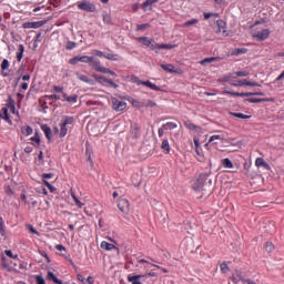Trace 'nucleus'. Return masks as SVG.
I'll return each mask as SVG.
<instances>
[{
  "label": "nucleus",
  "mask_w": 284,
  "mask_h": 284,
  "mask_svg": "<svg viewBox=\"0 0 284 284\" xmlns=\"http://www.w3.org/2000/svg\"><path fill=\"white\" fill-rule=\"evenodd\" d=\"M142 85H146V88H150L151 90H155L156 92H161V88H159L156 84H154L150 81H143Z\"/></svg>",
  "instance_id": "aec40b11"
},
{
  "label": "nucleus",
  "mask_w": 284,
  "mask_h": 284,
  "mask_svg": "<svg viewBox=\"0 0 284 284\" xmlns=\"http://www.w3.org/2000/svg\"><path fill=\"white\" fill-rule=\"evenodd\" d=\"M266 252H274V244L272 242H267L265 245Z\"/></svg>",
  "instance_id": "3c124183"
},
{
  "label": "nucleus",
  "mask_w": 284,
  "mask_h": 284,
  "mask_svg": "<svg viewBox=\"0 0 284 284\" xmlns=\"http://www.w3.org/2000/svg\"><path fill=\"white\" fill-rule=\"evenodd\" d=\"M111 103H112V108H113V110H115V112H123V110H125V108H128V103L120 101L116 98H111Z\"/></svg>",
  "instance_id": "7ed1b4c3"
},
{
  "label": "nucleus",
  "mask_w": 284,
  "mask_h": 284,
  "mask_svg": "<svg viewBox=\"0 0 284 284\" xmlns=\"http://www.w3.org/2000/svg\"><path fill=\"white\" fill-rule=\"evenodd\" d=\"M231 278L235 284L239 283V281H245V277H243V273L239 270L234 271Z\"/></svg>",
  "instance_id": "9b49d317"
},
{
  "label": "nucleus",
  "mask_w": 284,
  "mask_h": 284,
  "mask_svg": "<svg viewBox=\"0 0 284 284\" xmlns=\"http://www.w3.org/2000/svg\"><path fill=\"white\" fill-rule=\"evenodd\" d=\"M231 115L232 116H235L236 119H252V115H245L243 113H234V112H231Z\"/></svg>",
  "instance_id": "f704fd0d"
},
{
  "label": "nucleus",
  "mask_w": 284,
  "mask_h": 284,
  "mask_svg": "<svg viewBox=\"0 0 284 284\" xmlns=\"http://www.w3.org/2000/svg\"><path fill=\"white\" fill-rule=\"evenodd\" d=\"M72 123H74V118L69 116V118H65V120L62 124L63 125H72Z\"/></svg>",
  "instance_id": "09e8293b"
},
{
  "label": "nucleus",
  "mask_w": 284,
  "mask_h": 284,
  "mask_svg": "<svg viewBox=\"0 0 284 284\" xmlns=\"http://www.w3.org/2000/svg\"><path fill=\"white\" fill-rule=\"evenodd\" d=\"M23 28H34V22H26Z\"/></svg>",
  "instance_id": "338daca9"
},
{
  "label": "nucleus",
  "mask_w": 284,
  "mask_h": 284,
  "mask_svg": "<svg viewBox=\"0 0 284 284\" xmlns=\"http://www.w3.org/2000/svg\"><path fill=\"white\" fill-rule=\"evenodd\" d=\"M245 52H247V49H245V48L234 49V50L231 52V55H232V57H239V54H245Z\"/></svg>",
  "instance_id": "a878e982"
},
{
  "label": "nucleus",
  "mask_w": 284,
  "mask_h": 284,
  "mask_svg": "<svg viewBox=\"0 0 284 284\" xmlns=\"http://www.w3.org/2000/svg\"><path fill=\"white\" fill-rule=\"evenodd\" d=\"M233 79H237V77H250V72L247 71H237L232 73Z\"/></svg>",
  "instance_id": "c756f323"
},
{
  "label": "nucleus",
  "mask_w": 284,
  "mask_h": 284,
  "mask_svg": "<svg viewBox=\"0 0 284 284\" xmlns=\"http://www.w3.org/2000/svg\"><path fill=\"white\" fill-rule=\"evenodd\" d=\"M67 125L65 124H61V128H60V136L63 138L68 134V128H65Z\"/></svg>",
  "instance_id": "79ce46f5"
},
{
  "label": "nucleus",
  "mask_w": 284,
  "mask_h": 284,
  "mask_svg": "<svg viewBox=\"0 0 284 284\" xmlns=\"http://www.w3.org/2000/svg\"><path fill=\"white\" fill-rule=\"evenodd\" d=\"M246 101L248 103H265L266 101H272V99L248 98Z\"/></svg>",
  "instance_id": "f3484780"
},
{
  "label": "nucleus",
  "mask_w": 284,
  "mask_h": 284,
  "mask_svg": "<svg viewBox=\"0 0 284 284\" xmlns=\"http://www.w3.org/2000/svg\"><path fill=\"white\" fill-rule=\"evenodd\" d=\"M80 59H81V57H74V58L69 60V63L71 65H77L79 63V61H81Z\"/></svg>",
  "instance_id": "de8ad7c7"
},
{
  "label": "nucleus",
  "mask_w": 284,
  "mask_h": 284,
  "mask_svg": "<svg viewBox=\"0 0 284 284\" xmlns=\"http://www.w3.org/2000/svg\"><path fill=\"white\" fill-rule=\"evenodd\" d=\"M133 108H145V102H140L138 100H132L131 101Z\"/></svg>",
  "instance_id": "e433bc0d"
},
{
  "label": "nucleus",
  "mask_w": 284,
  "mask_h": 284,
  "mask_svg": "<svg viewBox=\"0 0 284 284\" xmlns=\"http://www.w3.org/2000/svg\"><path fill=\"white\" fill-rule=\"evenodd\" d=\"M63 99H65V101H68L69 103H77L78 97L77 95L68 97V94L63 93Z\"/></svg>",
  "instance_id": "473e14b6"
},
{
  "label": "nucleus",
  "mask_w": 284,
  "mask_h": 284,
  "mask_svg": "<svg viewBox=\"0 0 284 284\" xmlns=\"http://www.w3.org/2000/svg\"><path fill=\"white\" fill-rule=\"evenodd\" d=\"M131 81L132 83H136L138 85H143V81H140L138 77H132Z\"/></svg>",
  "instance_id": "bf43d9fd"
},
{
  "label": "nucleus",
  "mask_w": 284,
  "mask_h": 284,
  "mask_svg": "<svg viewBox=\"0 0 284 284\" xmlns=\"http://www.w3.org/2000/svg\"><path fill=\"white\" fill-rule=\"evenodd\" d=\"M104 59H109V61H119V54L108 53L104 54Z\"/></svg>",
  "instance_id": "c9c22d12"
},
{
  "label": "nucleus",
  "mask_w": 284,
  "mask_h": 284,
  "mask_svg": "<svg viewBox=\"0 0 284 284\" xmlns=\"http://www.w3.org/2000/svg\"><path fill=\"white\" fill-rule=\"evenodd\" d=\"M199 23V19H192L182 24V28H190V26H196Z\"/></svg>",
  "instance_id": "2f4dec72"
},
{
  "label": "nucleus",
  "mask_w": 284,
  "mask_h": 284,
  "mask_svg": "<svg viewBox=\"0 0 284 284\" xmlns=\"http://www.w3.org/2000/svg\"><path fill=\"white\" fill-rule=\"evenodd\" d=\"M74 48H77V43L75 42L69 41L67 43V50H74Z\"/></svg>",
  "instance_id": "4d7b16f0"
},
{
  "label": "nucleus",
  "mask_w": 284,
  "mask_h": 284,
  "mask_svg": "<svg viewBox=\"0 0 284 284\" xmlns=\"http://www.w3.org/2000/svg\"><path fill=\"white\" fill-rule=\"evenodd\" d=\"M23 52H26V47H23V44H19L18 52H17L18 61H21V59H23Z\"/></svg>",
  "instance_id": "b1692460"
},
{
  "label": "nucleus",
  "mask_w": 284,
  "mask_h": 284,
  "mask_svg": "<svg viewBox=\"0 0 284 284\" xmlns=\"http://www.w3.org/2000/svg\"><path fill=\"white\" fill-rule=\"evenodd\" d=\"M252 37L253 39H256V41H265L266 39H270V29L253 31Z\"/></svg>",
  "instance_id": "f03ea898"
},
{
  "label": "nucleus",
  "mask_w": 284,
  "mask_h": 284,
  "mask_svg": "<svg viewBox=\"0 0 284 284\" xmlns=\"http://www.w3.org/2000/svg\"><path fill=\"white\" fill-rule=\"evenodd\" d=\"M154 3H159V0H146L143 3V10H148V8H150V6H154Z\"/></svg>",
  "instance_id": "7c9ffc66"
},
{
  "label": "nucleus",
  "mask_w": 284,
  "mask_h": 284,
  "mask_svg": "<svg viewBox=\"0 0 284 284\" xmlns=\"http://www.w3.org/2000/svg\"><path fill=\"white\" fill-rule=\"evenodd\" d=\"M78 8H80V10H84V12H95L97 11V6H94V3L90 2V1H82L78 4Z\"/></svg>",
  "instance_id": "20e7f679"
},
{
  "label": "nucleus",
  "mask_w": 284,
  "mask_h": 284,
  "mask_svg": "<svg viewBox=\"0 0 284 284\" xmlns=\"http://www.w3.org/2000/svg\"><path fill=\"white\" fill-rule=\"evenodd\" d=\"M55 250H58V252H65V246H63L62 244H57Z\"/></svg>",
  "instance_id": "e2e57ef3"
},
{
  "label": "nucleus",
  "mask_w": 284,
  "mask_h": 284,
  "mask_svg": "<svg viewBox=\"0 0 284 284\" xmlns=\"http://www.w3.org/2000/svg\"><path fill=\"white\" fill-rule=\"evenodd\" d=\"M52 176H54V174H52V173H43L42 174V180L47 181V179H52Z\"/></svg>",
  "instance_id": "680f3d73"
},
{
  "label": "nucleus",
  "mask_w": 284,
  "mask_h": 284,
  "mask_svg": "<svg viewBox=\"0 0 284 284\" xmlns=\"http://www.w3.org/2000/svg\"><path fill=\"white\" fill-rule=\"evenodd\" d=\"M207 173H201L199 178L193 182L192 187L195 192L205 191V185H207Z\"/></svg>",
  "instance_id": "f257e3e1"
},
{
  "label": "nucleus",
  "mask_w": 284,
  "mask_h": 284,
  "mask_svg": "<svg viewBox=\"0 0 284 284\" xmlns=\"http://www.w3.org/2000/svg\"><path fill=\"white\" fill-rule=\"evenodd\" d=\"M41 129L44 132L47 139L50 141V139H52V129H50V126H48V124L42 125Z\"/></svg>",
  "instance_id": "6ab92c4d"
},
{
  "label": "nucleus",
  "mask_w": 284,
  "mask_h": 284,
  "mask_svg": "<svg viewBox=\"0 0 284 284\" xmlns=\"http://www.w3.org/2000/svg\"><path fill=\"white\" fill-rule=\"evenodd\" d=\"M8 68H10V62L4 59L1 63V70H8Z\"/></svg>",
  "instance_id": "603ef678"
},
{
  "label": "nucleus",
  "mask_w": 284,
  "mask_h": 284,
  "mask_svg": "<svg viewBox=\"0 0 284 284\" xmlns=\"http://www.w3.org/2000/svg\"><path fill=\"white\" fill-rule=\"evenodd\" d=\"M93 70L99 72V69H101V61L95 60L94 57H92V61L89 63Z\"/></svg>",
  "instance_id": "2eb2a0df"
},
{
  "label": "nucleus",
  "mask_w": 284,
  "mask_h": 284,
  "mask_svg": "<svg viewBox=\"0 0 284 284\" xmlns=\"http://www.w3.org/2000/svg\"><path fill=\"white\" fill-rule=\"evenodd\" d=\"M104 83H109V85H111V88H119V84L114 83L112 80H109L106 78H103Z\"/></svg>",
  "instance_id": "8fccbe9b"
},
{
  "label": "nucleus",
  "mask_w": 284,
  "mask_h": 284,
  "mask_svg": "<svg viewBox=\"0 0 284 284\" xmlns=\"http://www.w3.org/2000/svg\"><path fill=\"white\" fill-rule=\"evenodd\" d=\"M98 72H102V74H109L110 73V69H108L105 67H101Z\"/></svg>",
  "instance_id": "052dcab7"
},
{
  "label": "nucleus",
  "mask_w": 284,
  "mask_h": 284,
  "mask_svg": "<svg viewBox=\"0 0 284 284\" xmlns=\"http://www.w3.org/2000/svg\"><path fill=\"white\" fill-rule=\"evenodd\" d=\"M161 149L166 152V154H170V142L168 140H163L161 144Z\"/></svg>",
  "instance_id": "bb28decb"
},
{
  "label": "nucleus",
  "mask_w": 284,
  "mask_h": 284,
  "mask_svg": "<svg viewBox=\"0 0 284 284\" xmlns=\"http://www.w3.org/2000/svg\"><path fill=\"white\" fill-rule=\"evenodd\" d=\"M256 168H264V170H271L270 164L265 162L263 158H257L255 160Z\"/></svg>",
  "instance_id": "9d476101"
},
{
  "label": "nucleus",
  "mask_w": 284,
  "mask_h": 284,
  "mask_svg": "<svg viewBox=\"0 0 284 284\" xmlns=\"http://www.w3.org/2000/svg\"><path fill=\"white\" fill-rule=\"evenodd\" d=\"M224 94H230L231 97H252V92L239 93L232 91H224Z\"/></svg>",
  "instance_id": "dca6fc26"
},
{
  "label": "nucleus",
  "mask_w": 284,
  "mask_h": 284,
  "mask_svg": "<svg viewBox=\"0 0 284 284\" xmlns=\"http://www.w3.org/2000/svg\"><path fill=\"white\" fill-rule=\"evenodd\" d=\"M216 24H217V30L216 32L219 34H222V37H227V30H225V21L223 20H217L216 21Z\"/></svg>",
  "instance_id": "6e6552de"
},
{
  "label": "nucleus",
  "mask_w": 284,
  "mask_h": 284,
  "mask_svg": "<svg viewBox=\"0 0 284 284\" xmlns=\"http://www.w3.org/2000/svg\"><path fill=\"white\" fill-rule=\"evenodd\" d=\"M103 22L106 24H112V16L109 13H103Z\"/></svg>",
  "instance_id": "ea45409f"
},
{
  "label": "nucleus",
  "mask_w": 284,
  "mask_h": 284,
  "mask_svg": "<svg viewBox=\"0 0 284 284\" xmlns=\"http://www.w3.org/2000/svg\"><path fill=\"white\" fill-rule=\"evenodd\" d=\"M158 50H172L176 44H156Z\"/></svg>",
  "instance_id": "cd10ccee"
},
{
  "label": "nucleus",
  "mask_w": 284,
  "mask_h": 284,
  "mask_svg": "<svg viewBox=\"0 0 284 284\" xmlns=\"http://www.w3.org/2000/svg\"><path fill=\"white\" fill-rule=\"evenodd\" d=\"M93 53L95 54V57H104L105 55L102 51H99V50L93 51Z\"/></svg>",
  "instance_id": "774afa93"
},
{
  "label": "nucleus",
  "mask_w": 284,
  "mask_h": 284,
  "mask_svg": "<svg viewBox=\"0 0 284 284\" xmlns=\"http://www.w3.org/2000/svg\"><path fill=\"white\" fill-rule=\"evenodd\" d=\"M8 108L11 112H14V100L11 97H9Z\"/></svg>",
  "instance_id": "49530a36"
},
{
  "label": "nucleus",
  "mask_w": 284,
  "mask_h": 284,
  "mask_svg": "<svg viewBox=\"0 0 284 284\" xmlns=\"http://www.w3.org/2000/svg\"><path fill=\"white\" fill-rule=\"evenodd\" d=\"M142 277H143V275H133V276H129L128 281L131 284H142L141 281H139Z\"/></svg>",
  "instance_id": "a211bd4d"
},
{
  "label": "nucleus",
  "mask_w": 284,
  "mask_h": 284,
  "mask_svg": "<svg viewBox=\"0 0 284 284\" xmlns=\"http://www.w3.org/2000/svg\"><path fill=\"white\" fill-rule=\"evenodd\" d=\"M31 141L36 148H39V145H41V138L39 136V133H36L34 136L31 138Z\"/></svg>",
  "instance_id": "c85d7f7f"
},
{
  "label": "nucleus",
  "mask_w": 284,
  "mask_h": 284,
  "mask_svg": "<svg viewBox=\"0 0 284 284\" xmlns=\"http://www.w3.org/2000/svg\"><path fill=\"white\" fill-rule=\"evenodd\" d=\"M75 75L79 81H82V83H89V85H94V80L90 79L88 75H84L80 72H77Z\"/></svg>",
  "instance_id": "1a4fd4ad"
},
{
  "label": "nucleus",
  "mask_w": 284,
  "mask_h": 284,
  "mask_svg": "<svg viewBox=\"0 0 284 284\" xmlns=\"http://www.w3.org/2000/svg\"><path fill=\"white\" fill-rule=\"evenodd\" d=\"M1 264H2V267H4V270H8V272H12V270H14V267H12V265L10 264V261H8L6 256H2Z\"/></svg>",
  "instance_id": "4468645a"
},
{
  "label": "nucleus",
  "mask_w": 284,
  "mask_h": 284,
  "mask_svg": "<svg viewBox=\"0 0 284 284\" xmlns=\"http://www.w3.org/2000/svg\"><path fill=\"white\" fill-rule=\"evenodd\" d=\"M4 254H7L9 256V258H13V261H19V255L18 254H12V251L10 250H6Z\"/></svg>",
  "instance_id": "4c0bfd02"
},
{
  "label": "nucleus",
  "mask_w": 284,
  "mask_h": 284,
  "mask_svg": "<svg viewBox=\"0 0 284 284\" xmlns=\"http://www.w3.org/2000/svg\"><path fill=\"white\" fill-rule=\"evenodd\" d=\"M100 247L101 250H105L106 252H110L112 250H119L116 246H114V244H111L106 241H103L101 244H100Z\"/></svg>",
  "instance_id": "f8f14e48"
},
{
  "label": "nucleus",
  "mask_w": 284,
  "mask_h": 284,
  "mask_svg": "<svg viewBox=\"0 0 284 284\" xmlns=\"http://www.w3.org/2000/svg\"><path fill=\"white\" fill-rule=\"evenodd\" d=\"M146 28H150V23H144V24H138L136 26L138 31L146 30Z\"/></svg>",
  "instance_id": "6e6d98bb"
},
{
  "label": "nucleus",
  "mask_w": 284,
  "mask_h": 284,
  "mask_svg": "<svg viewBox=\"0 0 284 284\" xmlns=\"http://www.w3.org/2000/svg\"><path fill=\"white\" fill-rule=\"evenodd\" d=\"M162 128H164V130H174L178 128V125H176V123L168 122V123L163 124Z\"/></svg>",
  "instance_id": "72a5a7b5"
},
{
  "label": "nucleus",
  "mask_w": 284,
  "mask_h": 284,
  "mask_svg": "<svg viewBox=\"0 0 284 284\" xmlns=\"http://www.w3.org/2000/svg\"><path fill=\"white\" fill-rule=\"evenodd\" d=\"M185 128H187V130H193L194 132H201V126L193 124L191 122H185L184 123Z\"/></svg>",
  "instance_id": "4be33fe9"
},
{
  "label": "nucleus",
  "mask_w": 284,
  "mask_h": 284,
  "mask_svg": "<svg viewBox=\"0 0 284 284\" xmlns=\"http://www.w3.org/2000/svg\"><path fill=\"white\" fill-rule=\"evenodd\" d=\"M21 131L22 134H26V136H30V134H32V128L30 126H22Z\"/></svg>",
  "instance_id": "58836bf2"
},
{
  "label": "nucleus",
  "mask_w": 284,
  "mask_h": 284,
  "mask_svg": "<svg viewBox=\"0 0 284 284\" xmlns=\"http://www.w3.org/2000/svg\"><path fill=\"white\" fill-rule=\"evenodd\" d=\"M0 232L4 234L6 230L3 229V217H0Z\"/></svg>",
  "instance_id": "0e129e2a"
},
{
  "label": "nucleus",
  "mask_w": 284,
  "mask_h": 284,
  "mask_svg": "<svg viewBox=\"0 0 284 284\" xmlns=\"http://www.w3.org/2000/svg\"><path fill=\"white\" fill-rule=\"evenodd\" d=\"M231 85H234L235 88H239V85H251L252 88H261V84L256 82H252L248 80H240L237 82H230Z\"/></svg>",
  "instance_id": "0eeeda50"
},
{
  "label": "nucleus",
  "mask_w": 284,
  "mask_h": 284,
  "mask_svg": "<svg viewBox=\"0 0 284 284\" xmlns=\"http://www.w3.org/2000/svg\"><path fill=\"white\" fill-rule=\"evenodd\" d=\"M36 283L37 284H45V280L41 275L36 276Z\"/></svg>",
  "instance_id": "5fc2aeb1"
},
{
  "label": "nucleus",
  "mask_w": 284,
  "mask_h": 284,
  "mask_svg": "<svg viewBox=\"0 0 284 284\" xmlns=\"http://www.w3.org/2000/svg\"><path fill=\"white\" fill-rule=\"evenodd\" d=\"M118 207L123 214H130V202L123 197L119 199Z\"/></svg>",
  "instance_id": "39448f33"
},
{
  "label": "nucleus",
  "mask_w": 284,
  "mask_h": 284,
  "mask_svg": "<svg viewBox=\"0 0 284 284\" xmlns=\"http://www.w3.org/2000/svg\"><path fill=\"white\" fill-rule=\"evenodd\" d=\"M162 70H165V72L176 73L179 70H176L173 64H161Z\"/></svg>",
  "instance_id": "412c9836"
},
{
  "label": "nucleus",
  "mask_w": 284,
  "mask_h": 284,
  "mask_svg": "<svg viewBox=\"0 0 284 284\" xmlns=\"http://www.w3.org/2000/svg\"><path fill=\"white\" fill-rule=\"evenodd\" d=\"M221 163H222V165L224 166V168H226V170H232V169H234V164L232 163V161L230 160V159H223L222 161H221Z\"/></svg>",
  "instance_id": "5701e85b"
},
{
  "label": "nucleus",
  "mask_w": 284,
  "mask_h": 284,
  "mask_svg": "<svg viewBox=\"0 0 284 284\" xmlns=\"http://www.w3.org/2000/svg\"><path fill=\"white\" fill-rule=\"evenodd\" d=\"M214 61H221V58H214V57L205 58L200 63H201V65H207V63H214Z\"/></svg>",
  "instance_id": "393cba45"
},
{
  "label": "nucleus",
  "mask_w": 284,
  "mask_h": 284,
  "mask_svg": "<svg viewBox=\"0 0 284 284\" xmlns=\"http://www.w3.org/2000/svg\"><path fill=\"white\" fill-rule=\"evenodd\" d=\"M219 140L223 141V136H221V135H212L210 138V140H209V143H212V142L219 141Z\"/></svg>",
  "instance_id": "864d4df0"
},
{
  "label": "nucleus",
  "mask_w": 284,
  "mask_h": 284,
  "mask_svg": "<svg viewBox=\"0 0 284 284\" xmlns=\"http://www.w3.org/2000/svg\"><path fill=\"white\" fill-rule=\"evenodd\" d=\"M47 281H51L52 283L55 284H63V281L59 280L58 277L54 276V273L52 271H49L47 274Z\"/></svg>",
  "instance_id": "ddd939ff"
},
{
  "label": "nucleus",
  "mask_w": 284,
  "mask_h": 284,
  "mask_svg": "<svg viewBox=\"0 0 284 284\" xmlns=\"http://www.w3.org/2000/svg\"><path fill=\"white\" fill-rule=\"evenodd\" d=\"M144 106L145 108H156V102H154L152 100H148L146 102H144Z\"/></svg>",
  "instance_id": "a18cd8bd"
},
{
  "label": "nucleus",
  "mask_w": 284,
  "mask_h": 284,
  "mask_svg": "<svg viewBox=\"0 0 284 284\" xmlns=\"http://www.w3.org/2000/svg\"><path fill=\"white\" fill-rule=\"evenodd\" d=\"M232 79H234V77L232 75V73H230L229 75H224L220 81L232 83L233 82Z\"/></svg>",
  "instance_id": "c03bdc74"
},
{
  "label": "nucleus",
  "mask_w": 284,
  "mask_h": 284,
  "mask_svg": "<svg viewBox=\"0 0 284 284\" xmlns=\"http://www.w3.org/2000/svg\"><path fill=\"white\" fill-rule=\"evenodd\" d=\"M90 61H92V57H89V55L80 57V63H90Z\"/></svg>",
  "instance_id": "a19ab883"
},
{
  "label": "nucleus",
  "mask_w": 284,
  "mask_h": 284,
  "mask_svg": "<svg viewBox=\"0 0 284 284\" xmlns=\"http://www.w3.org/2000/svg\"><path fill=\"white\" fill-rule=\"evenodd\" d=\"M220 268H221V272H222L223 274H227V272H230V266H227L226 263H222V264L220 265Z\"/></svg>",
  "instance_id": "37998d69"
},
{
  "label": "nucleus",
  "mask_w": 284,
  "mask_h": 284,
  "mask_svg": "<svg viewBox=\"0 0 284 284\" xmlns=\"http://www.w3.org/2000/svg\"><path fill=\"white\" fill-rule=\"evenodd\" d=\"M158 134L160 138L163 136V134H165V128L164 126L160 128L158 131Z\"/></svg>",
  "instance_id": "69168bd1"
},
{
  "label": "nucleus",
  "mask_w": 284,
  "mask_h": 284,
  "mask_svg": "<svg viewBox=\"0 0 284 284\" xmlns=\"http://www.w3.org/2000/svg\"><path fill=\"white\" fill-rule=\"evenodd\" d=\"M72 199L74 200L75 205H78L79 207H83V203H81V201H79L77 195L72 194Z\"/></svg>",
  "instance_id": "13d9d810"
},
{
  "label": "nucleus",
  "mask_w": 284,
  "mask_h": 284,
  "mask_svg": "<svg viewBox=\"0 0 284 284\" xmlns=\"http://www.w3.org/2000/svg\"><path fill=\"white\" fill-rule=\"evenodd\" d=\"M138 41L143 43V45H146V48H150V50H156V42L148 37H140L138 38Z\"/></svg>",
  "instance_id": "423d86ee"
}]
</instances>
